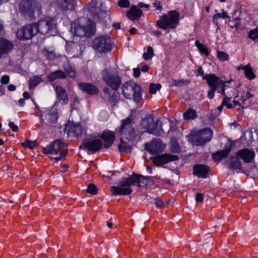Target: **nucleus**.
I'll use <instances>...</instances> for the list:
<instances>
[{
  "label": "nucleus",
  "mask_w": 258,
  "mask_h": 258,
  "mask_svg": "<svg viewBox=\"0 0 258 258\" xmlns=\"http://www.w3.org/2000/svg\"><path fill=\"white\" fill-rule=\"evenodd\" d=\"M150 179L149 176H144L140 174L133 172L127 177H121L117 182L118 186H111V191L113 195L127 196L133 192L130 187L132 185H137L138 187L146 186Z\"/></svg>",
  "instance_id": "nucleus-1"
},
{
  "label": "nucleus",
  "mask_w": 258,
  "mask_h": 258,
  "mask_svg": "<svg viewBox=\"0 0 258 258\" xmlns=\"http://www.w3.org/2000/svg\"><path fill=\"white\" fill-rule=\"evenodd\" d=\"M68 144L62 139H55L51 142L46 146L43 147L42 150V153L45 155H57L55 157H50L54 163H57L60 161H63L66 159V157L69 153L68 149H64L67 147Z\"/></svg>",
  "instance_id": "nucleus-2"
},
{
  "label": "nucleus",
  "mask_w": 258,
  "mask_h": 258,
  "mask_svg": "<svg viewBox=\"0 0 258 258\" xmlns=\"http://www.w3.org/2000/svg\"><path fill=\"white\" fill-rule=\"evenodd\" d=\"M96 30V23L90 18L82 17L75 21L74 34L77 37L90 38L95 35Z\"/></svg>",
  "instance_id": "nucleus-3"
},
{
  "label": "nucleus",
  "mask_w": 258,
  "mask_h": 258,
  "mask_svg": "<svg viewBox=\"0 0 258 258\" xmlns=\"http://www.w3.org/2000/svg\"><path fill=\"white\" fill-rule=\"evenodd\" d=\"M203 80H206V82L210 88L208 92V97L212 99L214 97L215 91L220 93L222 95H225V91L228 86L227 84H230L232 80L224 81L214 74H206L203 77Z\"/></svg>",
  "instance_id": "nucleus-4"
},
{
  "label": "nucleus",
  "mask_w": 258,
  "mask_h": 258,
  "mask_svg": "<svg viewBox=\"0 0 258 258\" xmlns=\"http://www.w3.org/2000/svg\"><path fill=\"white\" fill-rule=\"evenodd\" d=\"M122 94L127 99H133L136 103H140L143 100V89L138 83L127 81L121 86Z\"/></svg>",
  "instance_id": "nucleus-5"
},
{
  "label": "nucleus",
  "mask_w": 258,
  "mask_h": 258,
  "mask_svg": "<svg viewBox=\"0 0 258 258\" xmlns=\"http://www.w3.org/2000/svg\"><path fill=\"white\" fill-rule=\"evenodd\" d=\"M115 131L128 142H133L137 137L136 130L133 125V119L130 116L121 120L120 126L116 128Z\"/></svg>",
  "instance_id": "nucleus-6"
},
{
  "label": "nucleus",
  "mask_w": 258,
  "mask_h": 258,
  "mask_svg": "<svg viewBox=\"0 0 258 258\" xmlns=\"http://www.w3.org/2000/svg\"><path fill=\"white\" fill-rule=\"evenodd\" d=\"M179 13L176 10L170 11L160 17L156 26L163 30L175 29L179 23Z\"/></svg>",
  "instance_id": "nucleus-7"
},
{
  "label": "nucleus",
  "mask_w": 258,
  "mask_h": 258,
  "mask_svg": "<svg viewBox=\"0 0 258 258\" xmlns=\"http://www.w3.org/2000/svg\"><path fill=\"white\" fill-rule=\"evenodd\" d=\"M159 122V119H157L155 120L153 114H148L141 119L140 125L142 129L144 130V132L159 136L163 132Z\"/></svg>",
  "instance_id": "nucleus-8"
},
{
  "label": "nucleus",
  "mask_w": 258,
  "mask_h": 258,
  "mask_svg": "<svg viewBox=\"0 0 258 258\" xmlns=\"http://www.w3.org/2000/svg\"><path fill=\"white\" fill-rule=\"evenodd\" d=\"M35 24L38 33L50 36H55L58 33L56 22L53 17H45Z\"/></svg>",
  "instance_id": "nucleus-9"
},
{
  "label": "nucleus",
  "mask_w": 258,
  "mask_h": 258,
  "mask_svg": "<svg viewBox=\"0 0 258 258\" xmlns=\"http://www.w3.org/2000/svg\"><path fill=\"white\" fill-rule=\"evenodd\" d=\"M213 132L209 127L203 128L189 135L190 142L196 146H203L211 140Z\"/></svg>",
  "instance_id": "nucleus-10"
},
{
  "label": "nucleus",
  "mask_w": 258,
  "mask_h": 258,
  "mask_svg": "<svg viewBox=\"0 0 258 258\" xmlns=\"http://www.w3.org/2000/svg\"><path fill=\"white\" fill-rule=\"evenodd\" d=\"M103 81L114 91H117L122 86L121 77L117 73H112L108 69H103L101 73Z\"/></svg>",
  "instance_id": "nucleus-11"
},
{
  "label": "nucleus",
  "mask_w": 258,
  "mask_h": 258,
  "mask_svg": "<svg viewBox=\"0 0 258 258\" xmlns=\"http://www.w3.org/2000/svg\"><path fill=\"white\" fill-rule=\"evenodd\" d=\"M18 7L19 11L23 17L29 20L35 18V0H21Z\"/></svg>",
  "instance_id": "nucleus-12"
},
{
  "label": "nucleus",
  "mask_w": 258,
  "mask_h": 258,
  "mask_svg": "<svg viewBox=\"0 0 258 258\" xmlns=\"http://www.w3.org/2000/svg\"><path fill=\"white\" fill-rule=\"evenodd\" d=\"M38 33L35 23L26 24L20 29L16 33L17 38L21 41H26L31 39L35 35Z\"/></svg>",
  "instance_id": "nucleus-13"
},
{
  "label": "nucleus",
  "mask_w": 258,
  "mask_h": 258,
  "mask_svg": "<svg viewBox=\"0 0 258 258\" xmlns=\"http://www.w3.org/2000/svg\"><path fill=\"white\" fill-rule=\"evenodd\" d=\"M93 45L95 50L102 53L110 51L112 48L110 38L105 35L95 38L93 41Z\"/></svg>",
  "instance_id": "nucleus-14"
},
{
  "label": "nucleus",
  "mask_w": 258,
  "mask_h": 258,
  "mask_svg": "<svg viewBox=\"0 0 258 258\" xmlns=\"http://www.w3.org/2000/svg\"><path fill=\"white\" fill-rule=\"evenodd\" d=\"M103 147L102 141L100 139H88L81 143L79 149H86L95 153L99 152Z\"/></svg>",
  "instance_id": "nucleus-15"
},
{
  "label": "nucleus",
  "mask_w": 258,
  "mask_h": 258,
  "mask_svg": "<svg viewBox=\"0 0 258 258\" xmlns=\"http://www.w3.org/2000/svg\"><path fill=\"white\" fill-rule=\"evenodd\" d=\"M178 159V156L167 153L158 155L152 158V161L157 166H162L169 162L177 161Z\"/></svg>",
  "instance_id": "nucleus-16"
},
{
  "label": "nucleus",
  "mask_w": 258,
  "mask_h": 258,
  "mask_svg": "<svg viewBox=\"0 0 258 258\" xmlns=\"http://www.w3.org/2000/svg\"><path fill=\"white\" fill-rule=\"evenodd\" d=\"M99 137L103 142V148L105 149L111 147L116 139L115 132L107 129L103 130Z\"/></svg>",
  "instance_id": "nucleus-17"
},
{
  "label": "nucleus",
  "mask_w": 258,
  "mask_h": 258,
  "mask_svg": "<svg viewBox=\"0 0 258 258\" xmlns=\"http://www.w3.org/2000/svg\"><path fill=\"white\" fill-rule=\"evenodd\" d=\"M234 143L230 140L228 144L225 145L224 149L218 150L212 154V159L215 162H218L226 159L229 155Z\"/></svg>",
  "instance_id": "nucleus-18"
},
{
  "label": "nucleus",
  "mask_w": 258,
  "mask_h": 258,
  "mask_svg": "<svg viewBox=\"0 0 258 258\" xmlns=\"http://www.w3.org/2000/svg\"><path fill=\"white\" fill-rule=\"evenodd\" d=\"M103 92L108 101L114 107L117 106L120 101V95L118 92L114 91L111 93V91L108 87H104Z\"/></svg>",
  "instance_id": "nucleus-19"
},
{
  "label": "nucleus",
  "mask_w": 258,
  "mask_h": 258,
  "mask_svg": "<svg viewBox=\"0 0 258 258\" xmlns=\"http://www.w3.org/2000/svg\"><path fill=\"white\" fill-rule=\"evenodd\" d=\"M210 171V168L207 165L196 164L193 166V174L199 178H207Z\"/></svg>",
  "instance_id": "nucleus-20"
},
{
  "label": "nucleus",
  "mask_w": 258,
  "mask_h": 258,
  "mask_svg": "<svg viewBox=\"0 0 258 258\" xmlns=\"http://www.w3.org/2000/svg\"><path fill=\"white\" fill-rule=\"evenodd\" d=\"M162 141L160 139H153L151 143H146L145 149L151 155H155L162 152Z\"/></svg>",
  "instance_id": "nucleus-21"
},
{
  "label": "nucleus",
  "mask_w": 258,
  "mask_h": 258,
  "mask_svg": "<svg viewBox=\"0 0 258 258\" xmlns=\"http://www.w3.org/2000/svg\"><path fill=\"white\" fill-rule=\"evenodd\" d=\"M236 155L245 163H249L254 160L255 154L253 151L249 149L243 148L238 151L236 153Z\"/></svg>",
  "instance_id": "nucleus-22"
},
{
  "label": "nucleus",
  "mask_w": 258,
  "mask_h": 258,
  "mask_svg": "<svg viewBox=\"0 0 258 258\" xmlns=\"http://www.w3.org/2000/svg\"><path fill=\"white\" fill-rule=\"evenodd\" d=\"M14 48V44L10 40L0 37V58L4 55L10 53Z\"/></svg>",
  "instance_id": "nucleus-23"
},
{
  "label": "nucleus",
  "mask_w": 258,
  "mask_h": 258,
  "mask_svg": "<svg viewBox=\"0 0 258 258\" xmlns=\"http://www.w3.org/2000/svg\"><path fill=\"white\" fill-rule=\"evenodd\" d=\"M77 6L76 0H57L58 10L62 12L67 10H74Z\"/></svg>",
  "instance_id": "nucleus-24"
},
{
  "label": "nucleus",
  "mask_w": 258,
  "mask_h": 258,
  "mask_svg": "<svg viewBox=\"0 0 258 258\" xmlns=\"http://www.w3.org/2000/svg\"><path fill=\"white\" fill-rule=\"evenodd\" d=\"M229 163L228 168L229 169L233 170H238L239 171L246 173L245 170H244L242 167V163L240 160V158L237 157L236 155L230 156L229 157Z\"/></svg>",
  "instance_id": "nucleus-25"
},
{
  "label": "nucleus",
  "mask_w": 258,
  "mask_h": 258,
  "mask_svg": "<svg viewBox=\"0 0 258 258\" xmlns=\"http://www.w3.org/2000/svg\"><path fill=\"white\" fill-rule=\"evenodd\" d=\"M143 14V11L137 6L133 5L130 9L126 13V16L132 21H137L140 19Z\"/></svg>",
  "instance_id": "nucleus-26"
},
{
  "label": "nucleus",
  "mask_w": 258,
  "mask_h": 258,
  "mask_svg": "<svg viewBox=\"0 0 258 258\" xmlns=\"http://www.w3.org/2000/svg\"><path fill=\"white\" fill-rule=\"evenodd\" d=\"M79 88L83 92L90 95H94L98 94V88L92 83L81 82L79 84Z\"/></svg>",
  "instance_id": "nucleus-27"
},
{
  "label": "nucleus",
  "mask_w": 258,
  "mask_h": 258,
  "mask_svg": "<svg viewBox=\"0 0 258 258\" xmlns=\"http://www.w3.org/2000/svg\"><path fill=\"white\" fill-rule=\"evenodd\" d=\"M54 90L58 102L62 101L63 104H67L69 102V97L65 89L59 85H57L55 87Z\"/></svg>",
  "instance_id": "nucleus-28"
},
{
  "label": "nucleus",
  "mask_w": 258,
  "mask_h": 258,
  "mask_svg": "<svg viewBox=\"0 0 258 258\" xmlns=\"http://www.w3.org/2000/svg\"><path fill=\"white\" fill-rule=\"evenodd\" d=\"M83 128L80 124L73 123L69 126L68 134H73L74 137L79 138L82 136Z\"/></svg>",
  "instance_id": "nucleus-29"
},
{
  "label": "nucleus",
  "mask_w": 258,
  "mask_h": 258,
  "mask_svg": "<svg viewBox=\"0 0 258 258\" xmlns=\"http://www.w3.org/2000/svg\"><path fill=\"white\" fill-rule=\"evenodd\" d=\"M67 78V75L62 71L57 70L50 73L47 76V79L50 82H53L56 79H64Z\"/></svg>",
  "instance_id": "nucleus-30"
},
{
  "label": "nucleus",
  "mask_w": 258,
  "mask_h": 258,
  "mask_svg": "<svg viewBox=\"0 0 258 258\" xmlns=\"http://www.w3.org/2000/svg\"><path fill=\"white\" fill-rule=\"evenodd\" d=\"M117 147L119 152L120 153H130L132 152V146L124 141L122 138H120Z\"/></svg>",
  "instance_id": "nucleus-31"
},
{
  "label": "nucleus",
  "mask_w": 258,
  "mask_h": 258,
  "mask_svg": "<svg viewBox=\"0 0 258 258\" xmlns=\"http://www.w3.org/2000/svg\"><path fill=\"white\" fill-rule=\"evenodd\" d=\"M97 2L96 1H92L86 5L85 7V10L90 13L92 17L95 18L99 17V14L96 12L97 9Z\"/></svg>",
  "instance_id": "nucleus-32"
},
{
  "label": "nucleus",
  "mask_w": 258,
  "mask_h": 258,
  "mask_svg": "<svg viewBox=\"0 0 258 258\" xmlns=\"http://www.w3.org/2000/svg\"><path fill=\"white\" fill-rule=\"evenodd\" d=\"M241 69L244 70V75L247 79L252 80L255 78L256 76L250 63H248L243 67H242Z\"/></svg>",
  "instance_id": "nucleus-33"
},
{
  "label": "nucleus",
  "mask_w": 258,
  "mask_h": 258,
  "mask_svg": "<svg viewBox=\"0 0 258 258\" xmlns=\"http://www.w3.org/2000/svg\"><path fill=\"white\" fill-rule=\"evenodd\" d=\"M219 18H222L223 19H227V18L230 19V17L228 15L227 13L224 11L222 10L221 13H217L214 14L213 16V23L217 26L218 28H219V22L218 21V19Z\"/></svg>",
  "instance_id": "nucleus-34"
},
{
  "label": "nucleus",
  "mask_w": 258,
  "mask_h": 258,
  "mask_svg": "<svg viewBox=\"0 0 258 258\" xmlns=\"http://www.w3.org/2000/svg\"><path fill=\"white\" fill-rule=\"evenodd\" d=\"M195 45L201 54H205L207 56L210 55V51L207 47L201 43L199 40L196 41Z\"/></svg>",
  "instance_id": "nucleus-35"
},
{
  "label": "nucleus",
  "mask_w": 258,
  "mask_h": 258,
  "mask_svg": "<svg viewBox=\"0 0 258 258\" xmlns=\"http://www.w3.org/2000/svg\"><path fill=\"white\" fill-rule=\"evenodd\" d=\"M197 117V112L193 109L188 108L183 113V118L185 120L194 119Z\"/></svg>",
  "instance_id": "nucleus-36"
},
{
  "label": "nucleus",
  "mask_w": 258,
  "mask_h": 258,
  "mask_svg": "<svg viewBox=\"0 0 258 258\" xmlns=\"http://www.w3.org/2000/svg\"><path fill=\"white\" fill-rule=\"evenodd\" d=\"M64 70L66 74L68 75V76L71 78H74L77 75V72L75 69L70 64L67 65L64 68Z\"/></svg>",
  "instance_id": "nucleus-37"
},
{
  "label": "nucleus",
  "mask_w": 258,
  "mask_h": 258,
  "mask_svg": "<svg viewBox=\"0 0 258 258\" xmlns=\"http://www.w3.org/2000/svg\"><path fill=\"white\" fill-rule=\"evenodd\" d=\"M170 151L172 153H179L181 151L180 146L177 141H173L170 145Z\"/></svg>",
  "instance_id": "nucleus-38"
},
{
  "label": "nucleus",
  "mask_w": 258,
  "mask_h": 258,
  "mask_svg": "<svg viewBox=\"0 0 258 258\" xmlns=\"http://www.w3.org/2000/svg\"><path fill=\"white\" fill-rule=\"evenodd\" d=\"M154 55V50L151 46L147 47V52H144L143 57L145 60H148L151 59Z\"/></svg>",
  "instance_id": "nucleus-39"
},
{
  "label": "nucleus",
  "mask_w": 258,
  "mask_h": 258,
  "mask_svg": "<svg viewBox=\"0 0 258 258\" xmlns=\"http://www.w3.org/2000/svg\"><path fill=\"white\" fill-rule=\"evenodd\" d=\"M232 25L229 26L231 28L235 29L236 31H238L240 29V27L241 25V19L239 17H236L235 19L233 18V20L232 21Z\"/></svg>",
  "instance_id": "nucleus-40"
},
{
  "label": "nucleus",
  "mask_w": 258,
  "mask_h": 258,
  "mask_svg": "<svg viewBox=\"0 0 258 258\" xmlns=\"http://www.w3.org/2000/svg\"><path fill=\"white\" fill-rule=\"evenodd\" d=\"M42 81L41 78L38 76L35 77L33 79L29 81V88H33L37 86Z\"/></svg>",
  "instance_id": "nucleus-41"
},
{
  "label": "nucleus",
  "mask_w": 258,
  "mask_h": 258,
  "mask_svg": "<svg viewBox=\"0 0 258 258\" xmlns=\"http://www.w3.org/2000/svg\"><path fill=\"white\" fill-rule=\"evenodd\" d=\"M86 191L92 195H96L98 194V190L95 184L90 183L87 186Z\"/></svg>",
  "instance_id": "nucleus-42"
},
{
  "label": "nucleus",
  "mask_w": 258,
  "mask_h": 258,
  "mask_svg": "<svg viewBox=\"0 0 258 258\" xmlns=\"http://www.w3.org/2000/svg\"><path fill=\"white\" fill-rule=\"evenodd\" d=\"M161 88V85L160 84H155L151 83L150 85L149 88V92L151 94H155L157 91L160 90Z\"/></svg>",
  "instance_id": "nucleus-43"
},
{
  "label": "nucleus",
  "mask_w": 258,
  "mask_h": 258,
  "mask_svg": "<svg viewBox=\"0 0 258 258\" xmlns=\"http://www.w3.org/2000/svg\"><path fill=\"white\" fill-rule=\"evenodd\" d=\"M22 146L25 148H28L30 149H34L36 146V142L32 141L30 140L26 139L22 144Z\"/></svg>",
  "instance_id": "nucleus-44"
},
{
  "label": "nucleus",
  "mask_w": 258,
  "mask_h": 258,
  "mask_svg": "<svg viewBox=\"0 0 258 258\" xmlns=\"http://www.w3.org/2000/svg\"><path fill=\"white\" fill-rule=\"evenodd\" d=\"M217 57L221 61L228 60L229 58V55L226 53L221 51H217Z\"/></svg>",
  "instance_id": "nucleus-45"
},
{
  "label": "nucleus",
  "mask_w": 258,
  "mask_h": 258,
  "mask_svg": "<svg viewBox=\"0 0 258 258\" xmlns=\"http://www.w3.org/2000/svg\"><path fill=\"white\" fill-rule=\"evenodd\" d=\"M189 81L187 80L181 79L179 80H175L173 81V85L175 86H180L183 85H187L189 83Z\"/></svg>",
  "instance_id": "nucleus-46"
},
{
  "label": "nucleus",
  "mask_w": 258,
  "mask_h": 258,
  "mask_svg": "<svg viewBox=\"0 0 258 258\" xmlns=\"http://www.w3.org/2000/svg\"><path fill=\"white\" fill-rule=\"evenodd\" d=\"M117 5L121 8H127L130 6V3L128 0H119Z\"/></svg>",
  "instance_id": "nucleus-47"
},
{
  "label": "nucleus",
  "mask_w": 258,
  "mask_h": 258,
  "mask_svg": "<svg viewBox=\"0 0 258 258\" xmlns=\"http://www.w3.org/2000/svg\"><path fill=\"white\" fill-rule=\"evenodd\" d=\"M248 37L252 40H255L258 38V30L256 29L251 30L249 32Z\"/></svg>",
  "instance_id": "nucleus-48"
},
{
  "label": "nucleus",
  "mask_w": 258,
  "mask_h": 258,
  "mask_svg": "<svg viewBox=\"0 0 258 258\" xmlns=\"http://www.w3.org/2000/svg\"><path fill=\"white\" fill-rule=\"evenodd\" d=\"M204 194L197 192L195 196V201L197 203H202L204 201Z\"/></svg>",
  "instance_id": "nucleus-49"
},
{
  "label": "nucleus",
  "mask_w": 258,
  "mask_h": 258,
  "mask_svg": "<svg viewBox=\"0 0 258 258\" xmlns=\"http://www.w3.org/2000/svg\"><path fill=\"white\" fill-rule=\"evenodd\" d=\"M155 204L157 207L163 208L164 207L163 201L160 198H157L155 199Z\"/></svg>",
  "instance_id": "nucleus-50"
},
{
  "label": "nucleus",
  "mask_w": 258,
  "mask_h": 258,
  "mask_svg": "<svg viewBox=\"0 0 258 258\" xmlns=\"http://www.w3.org/2000/svg\"><path fill=\"white\" fill-rule=\"evenodd\" d=\"M155 1V2L153 4L154 7L156 8V10L161 11L163 10L161 2L158 0Z\"/></svg>",
  "instance_id": "nucleus-51"
},
{
  "label": "nucleus",
  "mask_w": 258,
  "mask_h": 258,
  "mask_svg": "<svg viewBox=\"0 0 258 258\" xmlns=\"http://www.w3.org/2000/svg\"><path fill=\"white\" fill-rule=\"evenodd\" d=\"M10 82V77L8 75L3 76L1 79V83L2 84H8Z\"/></svg>",
  "instance_id": "nucleus-52"
},
{
  "label": "nucleus",
  "mask_w": 258,
  "mask_h": 258,
  "mask_svg": "<svg viewBox=\"0 0 258 258\" xmlns=\"http://www.w3.org/2000/svg\"><path fill=\"white\" fill-rule=\"evenodd\" d=\"M8 125L9 127L12 129V131L14 132H17L19 130L18 126L15 124V123L12 121L9 122Z\"/></svg>",
  "instance_id": "nucleus-53"
},
{
  "label": "nucleus",
  "mask_w": 258,
  "mask_h": 258,
  "mask_svg": "<svg viewBox=\"0 0 258 258\" xmlns=\"http://www.w3.org/2000/svg\"><path fill=\"white\" fill-rule=\"evenodd\" d=\"M202 76V77L203 76H204V71L203 69V68L202 66H199L197 70V74H196V76L198 77V76Z\"/></svg>",
  "instance_id": "nucleus-54"
},
{
  "label": "nucleus",
  "mask_w": 258,
  "mask_h": 258,
  "mask_svg": "<svg viewBox=\"0 0 258 258\" xmlns=\"http://www.w3.org/2000/svg\"><path fill=\"white\" fill-rule=\"evenodd\" d=\"M133 75L135 78H138L141 75V70L139 68H134L133 69Z\"/></svg>",
  "instance_id": "nucleus-55"
},
{
  "label": "nucleus",
  "mask_w": 258,
  "mask_h": 258,
  "mask_svg": "<svg viewBox=\"0 0 258 258\" xmlns=\"http://www.w3.org/2000/svg\"><path fill=\"white\" fill-rule=\"evenodd\" d=\"M224 96V98L222 102V105H225L226 106L227 104H228V101L230 100V98L228 97L226 94H225V95H223Z\"/></svg>",
  "instance_id": "nucleus-56"
},
{
  "label": "nucleus",
  "mask_w": 258,
  "mask_h": 258,
  "mask_svg": "<svg viewBox=\"0 0 258 258\" xmlns=\"http://www.w3.org/2000/svg\"><path fill=\"white\" fill-rule=\"evenodd\" d=\"M152 34L153 35H155V36L157 37H159V36H160L162 34L161 31L157 30L153 31L152 32Z\"/></svg>",
  "instance_id": "nucleus-57"
},
{
  "label": "nucleus",
  "mask_w": 258,
  "mask_h": 258,
  "mask_svg": "<svg viewBox=\"0 0 258 258\" xmlns=\"http://www.w3.org/2000/svg\"><path fill=\"white\" fill-rule=\"evenodd\" d=\"M46 57L48 59H52L54 58V54L52 52L48 51L46 55Z\"/></svg>",
  "instance_id": "nucleus-58"
},
{
  "label": "nucleus",
  "mask_w": 258,
  "mask_h": 258,
  "mask_svg": "<svg viewBox=\"0 0 258 258\" xmlns=\"http://www.w3.org/2000/svg\"><path fill=\"white\" fill-rule=\"evenodd\" d=\"M140 70L143 72H147L149 70V66L148 64H144Z\"/></svg>",
  "instance_id": "nucleus-59"
},
{
  "label": "nucleus",
  "mask_w": 258,
  "mask_h": 258,
  "mask_svg": "<svg viewBox=\"0 0 258 258\" xmlns=\"http://www.w3.org/2000/svg\"><path fill=\"white\" fill-rule=\"evenodd\" d=\"M138 6L140 8H145L147 9L149 8V5L148 4H145L143 2H139L138 3Z\"/></svg>",
  "instance_id": "nucleus-60"
},
{
  "label": "nucleus",
  "mask_w": 258,
  "mask_h": 258,
  "mask_svg": "<svg viewBox=\"0 0 258 258\" xmlns=\"http://www.w3.org/2000/svg\"><path fill=\"white\" fill-rule=\"evenodd\" d=\"M8 89L10 91H14L16 89V87L13 84H10L8 86Z\"/></svg>",
  "instance_id": "nucleus-61"
},
{
  "label": "nucleus",
  "mask_w": 258,
  "mask_h": 258,
  "mask_svg": "<svg viewBox=\"0 0 258 258\" xmlns=\"http://www.w3.org/2000/svg\"><path fill=\"white\" fill-rule=\"evenodd\" d=\"M137 30L135 27H131L129 30V32L131 35L136 34L137 33Z\"/></svg>",
  "instance_id": "nucleus-62"
},
{
  "label": "nucleus",
  "mask_w": 258,
  "mask_h": 258,
  "mask_svg": "<svg viewBox=\"0 0 258 258\" xmlns=\"http://www.w3.org/2000/svg\"><path fill=\"white\" fill-rule=\"evenodd\" d=\"M18 103L20 106H21V107L24 106L25 104V99L23 98L19 99L18 100Z\"/></svg>",
  "instance_id": "nucleus-63"
},
{
  "label": "nucleus",
  "mask_w": 258,
  "mask_h": 258,
  "mask_svg": "<svg viewBox=\"0 0 258 258\" xmlns=\"http://www.w3.org/2000/svg\"><path fill=\"white\" fill-rule=\"evenodd\" d=\"M253 96V95L251 93H250L249 91H247L246 93V94L245 95V99H246V100H248V99L252 97Z\"/></svg>",
  "instance_id": "nucleus-64"
}]
</instances>
